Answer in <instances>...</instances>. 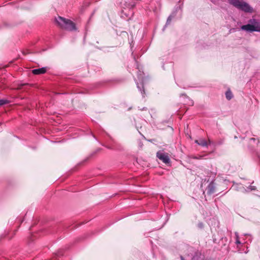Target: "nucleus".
Returning a JSON list of instances; mask_svg holds the SVG:
<instances>
[{
	"label": "nucleus",
	"instance_id": "nucleus-6",
	"mask_svg": "<svg viewBox=\"0 0 260 260\" xmlns=\"http://www.w3.org/2000/svg\"><path fill=\"white\" fill-rule=\"evenodd\" d=\"M194 142L199 145L202 147H207L208 145H211L212 142L209 139L207 141L204 139H200L199 140H196Z\"/></svg>",
	"mask_w": 260,
	"mask_h": 260
},
{
	"label": "nucleus",
	"instance_id": "nucleus-12",
	"mask_svg": "<svg viewBox=\"0 0 260 260\" xmlns=\"http://www.w3.org/2000/svg\"><path fill=\"white\" fill-rule=\"evenodd\" d=\"M9 101L6 99H0V106L8 104Z\"/></svg>",
	"mask_w": 260,
	"mask_h": 260
},
{
	"label": "nucleus",
	"instance_id": "nucleus-16",
	"mask_svg": "<svg viewBox=\"0 0 260 260\" xmlns=\"http://www.w3.org/2000/svg\"><path fill=\"white\" fill-rule=\"evenodd\" d=\"M198 226L200 228H202L203 227V224L202 223H199L198 224Z\"/></svg>",
	"mask_w": 260,
	"mask_h": 260
},
{
	"label": "nucleus",
	"instance_id": "nucleus-5",
	"mask_svg": "<svg viewBox=\"0 0 260 260\" xmlns=\"http://www.w3.org/2000/svg\"><path fill=\"white\" fill-rule=\"evenodd\" d=\"M156 156L163 162L165 164H169L170 162V159L168 154L161 152H158L156 153Z\"/></svg>",
	"mask_w": 260,
	"mask_h": 260
},
{
	"label": "nucleus",
	"instance_id": "nucleus-8",
	"mask_svg": "<svg viewBox=\"0 0 260 260\" xmlns=\"http://www.w3.org/2000/svg\"><path fill=\"white\" fill-rule=\"evenodd\" d=\"M46 72V68H41L39 69H34L32 71V73L35 75L43 74Z\"/></svg>",
	"mask_w": 260,
	"mask_h": 260
},
{
	"label": "nucleus",
	"instance_id": "nucleus-2",
	"mask_svg": "<svg viewBox=\"0 0 260 260\" xmlns=\"http://www.w3.org/2000/svg\"><path fill=\"white\" fill-rule=\"evenodd\" d=\"M55 21L57 24L63 29L70 31L76 29L75 24L71 20L58 16L55 18Z\"/></svg>",
	"mask_w": 260,
	"mask_h": 260
},
{
	"label": "nucleus",
	"instance_id": "nucleus-10",
	"mask_svg": "<svg viewBox=\"0 0 260 260\" xmlns=\"http://www.w3.org/2000/svg\"><path fill=\"white\" fill-rule=\"evenodd\" d=\"M225 97H226V99L228 100H231L232 99V98L233 97V93L230 89L226 91Z\"/></svg>",
	"mask_w": 260,
	"mask_h": 260
},
{
	"label": "nucleus",
	"instance_id": "nucleus-4",
	"mask_svg": "<svg viewBox=\"0 0 260 260\" xmlns=\"http://www.w3.org/2000/svg\"><path fill=\"white\" fill-rule=\"evenodd\" d=\"M137 69L138 70L137 77H138V78L139 80L140 81V83L139 84L137 81H136V83L137 84V88H138L139 91L141 92L143 97H144V94L145 93V91H144V87H143L144 82V73L143 72L141 71L138 65H137Z\"/></svg>",
	"mask_w": 260,
	"mask_h": 260
},
{
	"label": "nucleus",
	"instance_id": "nucleus-1",
	"mask_svg": "<svg viewBox=\"0 0 260 260\" xmlns=\"http://www.w3.org/2000/svg\"><path fill=\"white\" fill-rule=\"evenodd\" d=\"M241 29L247 32H260V20L256 19H250L248 20V23L241 26Z\"/></svg>",
	"mask_w": 260,
	"mask_h": 260
},
{
	"label": "nucleus",
	"instance_id": "nucleus-13",
	"mask_svg": "<svg viewBox=\"0 0 260 260\" xmlns=\"http://www.w3.org/2000/svg\"><path fill=\"white\" fill-rule=\"evenodd\" d=\"M248 189L249 190H255L256 189V187L254 186H249V187H248Z\"/></svg>",
	"mask_w": 260,
	"mask_h": 260
},
{
	"label": "nucleus",
	"instance_id": "nucleus-11",
	"mask_svg": "<svg viewBox=\"0 0 260 260\" xmlns=\"http://www.w3.org/2000/svg\"><path fill=\"white\" fill-rule=\"evenodd\" d=\"M174 17V13H172L171 15H170L167 20V22H166V25H168L170 23L171 20H172V19L173 17Z\"/></svg>",
	"mask_w": 260,
	"mask_h": 260
},
{
	"label": "nucleus",
	"instance_id": "nucleus-17",
	"mask_svg": "<svg viewBox=\"0 0 260 260\" xmlns=\"http://www.w3.org/2000/svg\"><path fill=\"white\" fill-rule=\"evenodd\" d=\"M235 236H236V239H239V235L237 232L235 233Z\"/></svg>",
	"mask_w": 260,
	"mask_h": 260
},
{
	"label": "nucleus",
	"instance_id": "nucleus-7",
	"mask_svg": "<svg viewBox=\"0 0 260 260\" xmlns=\"http://www.w3.org/2000/svg\"><path fill=\"white\" fill-rule=\"evenodd\" d=\"M215 191V185L213 182H210L207 188V192L209 194L213 193Z\"/></svg>",
	"mask_w": 260,
	"mask_h": 260
},
{
	"label": "nucleus",
	"instance_id": "nucleus-3",
	"mask_svg": "<svg viewBox=\"0 0 260 260\" xmlns=\"http://www.w3.org/2000/svg\"><path fill=\"white\" fill-rule=\"evenodd\" d=\"M229 3L238 9L246 13H251L252 8L247 3L241 0H230Z\"/></svg>",
	"mask_w": 260,
	"mask_h": 260
},
{
	"label": "nucleus",
	"instance_id": "nucleus-15",
	"mask_svg": "<svg viewBox=\"0 0 260 260\" xmlns=\"http://www.w3.org/2000/svg\"><path fill=\"white\" fill-rule=\"evenodd\" d=\"M236 243L237 244V245H239V244H241V242L240 241L239 239H236Z\"/></svg>",
	"mask_w": 260,
	"mask_h": 260
},
{
	"label": "nucleus",
	"instance_id": "nucleus-9",
	"mask_svg": "<svg viewBox=\"0 0 260 260\" xmlns=\"http://www.w3.org/2000/svg\"><path fill=\"white\" fill-rule=\"evenodd\" d=\"M125 5L127 8L131 9L135 7L136 3L134 0H128L125 2Z\"/></svg>",
	"mask_w": 260,
	"mask_h": 260
},
{
	"label": "nucleus",
	"instance_id": "nucleus-14",
	"mask_svg": "<svg viewBox=\"0 0 260 260\" xmlns=\"http://www.w3.org/2000/svg\"><path fill=\"white\" fill-rule=\"evenodd\" d=\"M203 156L199 155V156H193L192 158L194 159H201Z\"/></svg>",
	"mask_w": 260,
	"mask_h": 260
},
{
	"label": "nucleus",
	"instance_id": "nucleus-18",
	"mask_svg": "<svg viewBox=\"0 0 260 260\" xmlns=\"http://www.w3.org/2000/svg\"><path fill=\"white\" fill-rule=\"evenodd\" d=\"M250 140L251 141H256V139L254 138H251L250 139Z\"/></svg>",
	"mask_w": 260,
	"mask_h": 260
},
{
	"label": "nucleus",
	"instance_id": "nucleus-20",
	"mask_svg": "<svg viewBox=\"0 0 260 260\" xmlns=\"http://www.w3.org/2000/svg\"><path fill=\"white\" fill-rule=\"evenodd\" d=\"M259 143V141L257 140V143Z\"/></svg>",
	"mask_w": 260,
	"mask_h": 260
},
{
	"label": "nucleus",
	"instance_id": "nucleus-19",
	"mask_svg": "<svg viewBox=\"0 0 260 260\" xmlns=\"http://www.w3.org/2000/svg\"><path fill=\"white\" fill-rule=\"evenodd\" d=\"M181 260H185L183 256H181Z\"/></svg>",
	"mask_w": 260,
	"mask_h": 260
}]
</instances>
